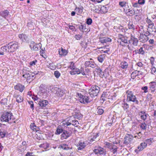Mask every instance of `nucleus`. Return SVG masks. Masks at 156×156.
I'll return each mask as SVG.
<instances>
[{"label": "nucleus", "instance_id": "1", "mask_svg": "<svg viewBox=\"0 0 156 156\" xmlns=\"http://www.w3.org/2000/svg\"><path fill=\"white\" fill-rule=\"evenodd\" d=\"M1 120L2 122H8L10 124L16 122V121H14L12 114L9 112L3 113L1 117Z\"/></svg>", "mask_w": 156, "mask_h": 156}, {"label": "nucleus", "instance_id": "2", "mask_svg": "<svg viewBox=\"0 0 156 156\" xmlns=\"http://www.w3.org/2000/svg\"><path fill=\"white\" fill-rule=\"evenodd\" d=\"M126 95L127 97L126 100L127 101L135 102L137 104L138 103V101L132 91L129 90H127L126 92Z\"/></svg>", "mask_w": 156, "mask_h": 156}, {"label": "nucleus", "instance_id": "3", "mask_svg": "<svg viewBox=\"0 0 156 156\" xmlns=\"http://www.w3.org/2000/svg\"><path fill=\"white\" fill-rule=\"evenodd\" d=\"M89 90L90 96L93 98L97 96L100 91V88L97 85H93Z\"/></svg>", "mask_w": 156, "mask_h": 156}, {"label": "nucleus", "instance_id": "4", "mask_svg": "<svg viewBox=\"0 0 156 156\" xmlns=\"http://www.w3.org/2000/svg\"><path fill=\"white\" fill-rule=\"evenodd\" d=\"M7 45L9 52H13L18 48V43L16 41L10 42Z\"/></svg>", "mask_w": 156, "mask_h": 156}, {"label": "nucleus", "instance_id": "5", "mask_svg": "<svg viewBox=\"0 0 156 156\" xmlns=\"http://www.w3.org/2000/svg\"><path fill=\"white\" fill-rule=\"evenodd\" d=\"M133 139V136L131 134H126L124 139L123 144L126 146H129Z\"/></svg>", "mask_w": 156, "mask_h": 156}, {"label": "nucleus", "instance_id": "6", "mask_svg": "<svg viewBox=\"0 0 156 156\" xmlns=\"http://www.w3.org/2000/svg\"><path fill=\"white\" fill-rule=\"evenodd\" d=\"M47 89L45 86L41 85L40 86V96L44 98H46L47 97Z\"/></svg>", "mask_w": 156, "mask_h": 156}, {"label": "nucleus", "instance_id": "7", "mask_svg": "<svg viewBox=\"0 0 156 156\" xmlns=\"http://www.w3.org/2000/svg\"><path fill=\"white\" fill-rule=\"evenodd\" d=\"M79 98V100L80 102L82 103L87 104L90 101L89 100V97L86 95H83L80 94Z\"/></svg>", "mask_w": 156, "mask_h": 156}, {"label": "nucleus", "instance_id": "8", "mask_svg": "<svg viewBox=\"0 0 156 156\" xmlns=\"http://www.w3.org/2000/svg\"><path fill=\"white\" fill-rule=\"evenodd\" d=\"M78 123V121L77 120H73L69 119L67 122L64 121L63 123V125L65 127L70 126L71 125L72 126H77V124Z\"/></svg>", "mask_w": 156, "mask_h": 156}, {"label": "nucleus", "instance_id": "9", "mask_svg": "<svg viewBox=\"0 0 156 156\" xmlns=\"http://www.w3.org/2000/svg\"><path fill=\"white\" fill-rule=\"evenodd\" d=\"M118 38L119 40H120L121 41V42H120V44L122 46H125L124 44L128 43V38L127 37L122 34H119Z\"/></svg>", "mask_w": 156, "mask_h": 156}, {"label": "nucleus", "instance_id": "10", "mask_svg": "<svg viewBox=\"0 0 156 156\" xmlns=\"http://www.w3.org/2000/svg\"><path fill=\"white\" fill-rule=\"evenodd\" d=\"M30 127L31 129H32L34 132H35V137L38 139V137H39L38 134H39V132H38L39 130L38 126H37L34 123H32L30 125Z\"/></svg>", "mask_w": 156, "mask_h": 156}, {"label": "nucleus", "instance_id": "11", "mask_svg": "<svg viewBox=\"0 0 156 156\" xmlns=\"http://www.w3.org/2000/svg\"><path fill=\"white\" fill-rule=\"evenodd\" d=\"M93 151L96 154H105V151L104 149L99 146L98 147L94 149Z\"/></svg>", "mask_w": 156, "mask_h": 156}, {"label": "nucleus", "instance_id": "12", "mask_svg": "<svg viewBox=\"0 0 156 156\" xmlns=\"http://www.w3.org/2000/svg\"><path fill=\"white\" fill-rule=\"evenodd\" d=\"M129 43H132L134 46L137 45L138 41L137 39L131 34L130 39L129 41Z\"/></svg>", "mask_w": 156, "mask_h": 156}, {"label": "nucleus", "instance_id": "13", "mask_svg": "<svg viewBox=\"0 0 156 156\" xmlns=\"http://www.w3.org/2000/svg\"><path fill=\"white\" fill-rule=\"evenodd\" d=\"M71 129H70L71 131ZM71 132H68L64 130L61 135V138L62 139H66L69 137L71 135Z\"/></svg>", "mask_w": 156, "mask_h": 156}, {"label": "nucleus", "instance_id": "14", "mask_svg": "<svg viewBox=\"0 0 156 156\" xmlns=\"http://www.w3.org/2000/svg\"><path fill=\"white\" fill-rule=\"evenodd\" d=\"M147 30L151 32V34L153 35H156V27L154 25L148 26Z\"/></svg>", "mask_w": 156, "mask_h": 156}, {"label": "nucleus", "instance_id": "15", "mask_svg": "<svg viewBox=\"0 0 156 156\" xmlns=\"http://www.w3.org/2000/svg\"><path fill=\"white\" fill-rule=\"evenodd\" d=\"M85 67H91L92 68H95L96 65L93 61H87L85 62Z\"/></svg>", "mask_w": 156, "mask_h": 156}, {"label": "nucleus", "instance_id": "16", "mask_svg": "<svg viewBox=\"0 0 156 156\" xmlns=\"http://www.w3.org/2000/svg\"><path fill=\"white\" fill-rule=\"evenodd\" d=\"M110 96L109 92H103L101 97V100L103 101L107 100V99H110Z\"/></svg>", "mask_w": 156, "mask_h": 156}, {"label": "nucleus", "instance_id": "17", "mask_svg": "<svg viewBox=\"0 0 156 156\" xmlns=\"http://www.w3.org/2000/svg\"><path fill=\"white\" fill-rule=\"evenodd\" d=\"M149 89L151 92H155L156 89V83L155 82H151L149 83Z\"/></svg>", "mask_w": 156, "mask_h": 156}, {"label": "nucleus", "instance_id": "18", "mask_svg": "<svg viewBox=\"0 0 156 156\" xmlns=\"http://www.w3.org/2000/svg\"><path fill=\"white\" fill-rule=\"evenodd\" d=\"M86 146L85 142L82 141H80L77 145V149L79 150L83 149Z\"/></svg>", "mask_w": 156, "mask_h": 156}, {"label": "nucleus", "instance_id": "19", "mask_svg": "<svg viewBox=\"0 0 156 156\" xmlns=\"http://www.w3.org/2000/svg\"><path fill=\"white\" fill-rule=\"evenodd\" d=\"M14 88L15 90H18L20 92H22L24 90L25 87L24 85L21 84L20 83H18L15 86Z\"/></svg>", "mask_w": 156, "mask_h": 156}, {"label": "nucleus", "instance_id": "20", "mask_svg": "<svg viewBox=\"0 0 156 156\" xmlns=\"http://www.w3.org/2000/svg\"><path fill=\"white\" fill-rule=\"evenodd\" d=\"M49 147V144L47 143H44L41 144L40 145V150H41L42 151H46V149Z\"/></svg>", "mask_w": 156, "mask_h": 156}, {"label": "nucleus", "instance_id": "21", "mask_svg": "<svg viewBox=\"0 0 156 156\" xmlns=\"http://www.w3.org/2000/svg\"><path fill=\"white\" fill-rule=\"evenodd\" d=\"M149 38L147 36L143 34H140L139 40L140 42L143 43L146 42L148 40Z\"/></svg>", "mask_w": 156, "mask_h": 156}, {"label": "nucleus", "instance_id": "22", "mask_svg": "<svg viewBox=\"0 0 156 156\" xmlns=\"http://www.w3.org/2000/svg\"><path fill=\"white\" fill-rule=\"evenodd\" d=\"M70 73L71 75H72L79 74L80 73V69L75 67L72 70L70 71Z\"/></svg>", "mask_w": 156, "mask_h": 156}, {"label": "nucleus", "instance_id": "23", "mask_svg": "<svg viewBox=\"0 0 156 156\" xmlns=\"http://www.w3.org/2000/svg\"><path fill=\"white\" fill-rule=\"evenodd\" d=\"M111 41V39L107 37H101L99 39V41L102 44Z\"/></svg>", "mask_w": 156, "mask_h": 156}, {"label": "nucleus", "instance_id": "24", "mask_svg": "<svg viewBox=\"0 0 156 156\" xmlns=\"http://www.w3.org/2000/svg\"><path fill=\"white\" fill-rule=\"evenodd\" d=\"M19 37L23 42H27L28 41V37L26 35L21 34H20Z\"/></svg>", "mask_w": 156, "mask_h": 156}, {"label": "nucleus", "instance_id": "25", "mask_svg": "<svg viewBox=\"0 0 156 156\" xmlns=\"http://www.w3.org/2000/svg\"><path fill=\"white\" fill-rule=\"evenodd\" d=\"M58 52L59 55L61 56L66 55L68 53L67 50L62 48L59 49Z\"/></svg>", "mask_w": 156, "mask_h": 156}, {"label": "nucleus", "instance_id": "26", "mask_svg": "<svg viewBox=\"0 0 156 156\" xmlns=\"http://www.w3.org/2000/svg\"><path fill=\"white\" fill-rule=\"evenodd\" d=\"M9 12L7 10H5L0 12V15L5 19H6V17L8 16Z\"/></svg>", "mask_w": 156, "mask_h": 156}, {"label": "nucleus", "instance_id": "27", "mask_svg": "<svg viewBox=\"0 0 156 156\" xmlns=\"http://www.w3.org/2000/svg\"><path fill=\"white\" fill-rule=\"evenodd\" d=\"M147 146V144L145 142L141 143L140 145L138 147V149L139 151H142Z\"/></svg>", "mask_w": 156, "mask_h": 156}, {"label": "nucleus", "instance_id": "28", "mask_svg": "<svg viewBox=\"0 0 156 156\" xmlns=\"http://www.w3.org/2000/svg\"><path fill=\"white\" fill-rule=\"evenodd\" d=\"M48 102L46 100L40 101V106L41 107H44L48 105Z\"/></svg>", "mask_w": 156, "mask_h": 156}, {"label": "nucleus", "instance_id": "29", "mask_svg": "<svg viewBox=\"0 0 156 156\" xmlns=\"http://www.w3.org/2000/svg\"><path fill=\"white\" fill-rule=\"evenodd\" d=\"M105 58V54L101 55L97 57L98 61L101 63H102Z\"/></svg>", "mask_w": 156, "mask_h": 156}, {"label": "nucleus", "instance_id": "30", "mask_svg": "<svg viewBox=\"0 0 156 156\" xmlns=\"http://www.w3.org/2000/svg\"><path fill=\"white\" fill-rule=\"evenodd\" d=\"M120 67L123 69H126L128 66V63L125 62H122L120 64Z\"/></svg>", "mask_w": 156, "mask_h": 156}, {"label": "nucleus", "instance_id": "31", "mask_svg": "<svg viewBox=\"0 0 156 156\" xmlns=\"http://www.w3.org/2000/svg\"><path fill=\"white\" fill-rule=\"evenodd\" d=\"M63 91L60 89H58L56 91V95L58 97H61L64 94Z\"/></svg>", "mask_w": 156, "mask_h": 156}, {"label": "nucleus", "instance_id": "32", "mask_svg": "<svg viewBox=\"0 0 156 156\" xmlns=\"http://www.w3.org/2000/svg\"><path fill=\"white\" fill-rule=\"evenodd\" d=\"M98 136V133H95L93 136H91L89 138V141L90 142H93L95 141L97 137Z\"/></svg>", "mask_w": 156, "mask_h": 156}, {"label": "nucleus", "instance_id": "33", "mask_svg": "<svg viewBox=\"0 0 156 156\" xmlns=\"http://www.w3.org/2000/svg\"><path fill=\"white\" fill-rule=\"evenodd\" d=\"M24 74H23V76L26 78L27 79H30V73L31 72L27 71H26V72H24Z\"/></svg>", "mask_w": 156, "mask_h": 156}, {"label": "nucleus", "instance_id": "34", "mask_svg": "<svg viewBox=\"0 0 156 156\" xmlns=\"http://www.w3.org/2000/svg\"><path fill=\"white\" fill-rule=\"evenodd\" d=\"M80 30L82 32H86L87 29L86 28V25H82L79 27Z\"/></svg>", "mask_w": 156, "mask_h": 156}, {"label": "nucleus", "instance_id": "35", "mask_svg": "<svg viewBox=\"0 0 156 156\" xmlns=\"http://www.w3.org/2000/svg\"><path fill=\"white\" fill-rule=\"evenodd\" d=\"M64 130L62 128L61 126H58L57 128L56 134H59L62 133H63Z\"/></svg>", "mask_w": 156, "mask_h": 156}, {"label": "nucleus", "instance_id": "36", "mask_svg": "<svg viewBox=\"0 0 156 156\" xmlns=\"http://www.w3.org/2000/svg\"><path fill=\"white\" fill-rule=\"evenodd\" d=\"M122 107L123 108L124 110H126L129 107V105L127 103H126L125 102H123L122 103Z\"/></svg>", "mask_w": 156, "mask_h": 156}, {"label": "nucleus", "instance_id": "37", "mask_svg": "<svg viewBox=\"0 0 156 156\" xmlns=\"http://www.w3.org/2000/svg\"><path fill=\"white\" fill-rule=\"evenodd\" d=\"M83 8L82 7H81V8H76L75 9V10L76 11L78 12L77 14L78 15L82 13L83 12Z\"/></svg>", "mask_w": 156, "mask_h": 156}, {"label": "nucleus", "instance_id": "38", "mask_svg": "<svg viewBox=\"0 0 156 156\" xmlns=\"http://www.w3.org/2000/svg\"><path fill=\"white\" fill-rule=\"evenodd\" d=\"M23 99L22 96L20 95H18L16 97V101L18 103H20L23 101Z\"/></svg>", "mask_w": 156, "mask_h": 156}, {"label": "nucleus", "instance_id": "39", "mask_svg": "<svg viewBox=\"0 0 156 156\" xmlns=\"http://www.w3.org/2000/svg\"><path fill=\"white\" fill-rule=\"evenodd\" d=\"M114 29L116 30V31L118 32H119L120 30H121L123 31L124 29L123 28V27L120 26L119 27H114Z\"/></svg>", "mask_w": 156, "mask_h": 156}, {"label": "nucleus", "instance_id": "40", "mask_svg": "<svg viewBox=\"0 0 156 156\" xmlns=\"http://www.w3.org/2000/svg\"><path fill=\"white\" fill-rule=\"evenodd\" d=\"M60 147L63 149L66 150H67L70 149L69 147H68V145L66 144H62L60 145Z\"/></svg>", "mask_w": 156, "mask_h": 156}, {"label": "nucleus", "instance_id": "41", "mask_svg": "<svg viewBox=\"0 0 156 156\" xmlns=\"http://www.w3.org/2000/svg\"><path fill=\"white\" fill-rule=\"evenodd\" d=\"M97 113L99 115H101L104 112V110L102 108V107H99L97 108Z\"/></svg>", "mask_w": 156, "mask_h": 156}, {"label": "nucleus", "instance_id": "42", "mask_svg": "<svg viewBox=\"0 0 156 156\" xmlns=\"http://www.w3.org/2000/svg\"><path fill=\"white\" fill-rule=\"evenodd\" d=\"M128 28L129 29L134 30L135 29V26L133 24L132 22H129L128 24Z\"/></svg>", "mask_w": 156, "mask_h": 156}, {"label": "nucleus", "instance_id": "43", "mask_svg": "<svg viewBox=\"0 0 156 156\" xmlns=\"http://www.w3.org/2000/svg\"><path fill=\"white\" fill-rule=\"evenodd\" d=\"M8 100L6 98H4L2 99L0 102L1 104L4 105H7Z\"/></svg>", "mask_w": 156, "mask_h": 156}, {"label": "nucleus", "instance_id": "44", "mask_svg": "<svg viewBox=\"0 0 156 156\" xmlns=\"http://www.w3.org/2000/svg\"><path fill=\"white\" fill-rule=\"evenodd\" d=\"M140 71H136L134 72H133L131 74V77L132 79H134L135 77L137 76V73L140 72Z\"/></svg>", "mask_w": 156, "mask_h": 156}, {"label": "nucleus", "instance_id": "45", "mask_svg": "<svg viewBox=\"0 0 156 156\" xmlns=\"http://www.w3.org/2000/svg\"><path fill=\"white\" fill-rule=\"evenodd\" d=\"M0 49L1 51L4 52H8V49L7 48V45H5L1 48Z\"/></svg>", "mask_w": 156, "mask_h": 156}, {"label": "nucleus", "instance_id": "46", "mask_svg": "<svg viewBox=\"0 0 156 156\" xmlns=\"http://www.w3.org/2000/svg\"><path fill=\"white\" fill-rule=\"evenodd\" d=\"M153 139L152 138H150V139H147L145 140V142H146V143L147 144V145L148 144L150 145L152 143V140Z\"/></svg>", "mask_w": 156, "mask_h": 156}, {"label": "nucleus", "instance_id": "47", "mask_svg": "<svg viewBox=\"0 0 156 156\" xmlns=\"http://www.w3.org/2000/svg\"><path fill=\"white\" fill-rule=\"evenodd\" d=\"M146 21L147 23L148 24V26H151V25H154V23L148 17L146 19Z\"/></svg>", "mask_w": 156, "mask_h": 156}, {"label": "nucleus", "instance_id": "48", "mask_svg": "<svg viewBox=\"0 0 156 156\" xmlns=\"http://www.w3.org/2000/svg\"><path fill=\"white\" fill-rule=\"evenodd\" d=\"M74 118L77 119H79L82 117V115L80 113H76L74 115Z\"/></svg>", "mask_w": 156, "mask_h": 156}, {"label": "nucleus", "instance_id": "49", "mask_svg": "<svg viewBox=\"0 0 156 156\" xmlns=\"http://www.w3.org/2000/svg\"><path fill=\"white\" fill-rule=\"evenodd\" d=\"M137 53L139 54L144 55L145 52L144 50L143 49V47L140 48V49L138 50Z\"/></svg>", "mask_w": 156, "mask_h": 156}, {"label": "nucleus", "instance_id": "50", "mask_svg": "<svg viewBox=\"0 0 156 156\" xmlns=\"http://www.w3.org/2000/svg\"><path fill=\"white\" fill-rule=\"evenodd\" d=\"M30 47L31 48V49L35 50V51H37L38 50V47L37 46H36V45H30Z\"/></svg>", "mask_w": 156, "mask_h": 156}, {"label": "nucleus", "instance_id": "51", "mask_svg": "<svg viewBox=\"0 0 156 156\" xmlns=\"http://www.w3.org/2000/svg\"><path fill=\"white\" fill-rule=\"evenodd\" d=\"M54 75L56 78H58L60 76V73L58 71H55L54 73Z\"/></svg>", "mask_w": 156, "mask_h": 156}, {"label": "nucleus", "instance_id": "52", "mask_svg": "<svg viewBox=\"0 0 156 156\" xmlns=\"http://www.w3.org/2000/svg\"><path fill=\"white\" fill-rule=\"evenodd\" d=\"M101 10L104 13L108 11V9L107 7L105 6H103L101 7Z\"/></svg>", "mask_w": 156, "mask_h": 156}, {"label": "nucleus", "instance_id": "53", "mask_svg": "<svg viewBox=\"0 0 156 156\" xmlns=\"http://www.w3.org/2000/svg\"><path fill=\"white\" fill-rule=\"evenodd\" d=\"M147 125L145 122H143L140 126V128L143 129L145 130L146 129Z\"/></svg>", "mask_w": 156, "mask_h": 156}, {"label": "nucleus", "instance_id": "54", "mask_svg": "<svg viewBox=\"0 0 156 156\" xmlns=\"http://www.w3.org/2000/svg\"><path fill=\"white\" fill-rule=\"evenodd\" d=\"M127 13L129 16H131L135 14V12L133 10L129 9Z\"/></svg>", "mask_w": 156, "mask_h": 156}, {"label": "nucleus", "instance_id": "55", "mask_svg": "<svg viewBox=\"0 0 156 156\" xmlns=\"http://www.w3.org/2000/svg\"><path fill=\"white\" fill-rule=\"evenodd\" d=\"M92 22V20L90 18H88L87 19L86 23L87 24L90 25L91 24Z\"/></svg>", "mask_w": 156, "mask_h": 156}, {"label": "nucleus", "instance_id": "56", "mask_svg": "<svg viewBox=\"0 0 156 156\" xmlns=\"http://www.w3.org/2000/svg\"><path fill=\"white\" fill-rule=\"evenodd\" d=\"M105 145L107 147L109 148L110 149H111V147H112V143H110L108 142H106Z\"/></svg>", "mask_w": 156, "mask_h": 156}, {"label": "nucleus", "instance_id": "57", "mask_svg": "<svg viewBox=\"0 0 156 156\" xmlns=\"http://www.w3.org/2000/svg\"><path fill=\"white\" fill-rule=\"evenodd\" d=\"M75 38L77 40H80L82 37V35L76 34L75 36Z\"/></svg>", "mask_w": 156, "mask_h": 156}, {"label": "nucleus", "instance_id": "58", "mask_svg": "<svg viewBox=\"0 0 156 156\" xmlns=\"http://www.w3.org/2000/svg\"><path fill=\"white\" fill-rule=\"evenodd\" d=\"M5 135V132L4 131H0V135L2 138H3Z\"/></svg>", "mask_w": 156, "mask_h": 156}, {"label": "nucleus", "instance_id": "59", "mask_svg": "<svg viewBox=\"0 0 156 156\" xmlns=\"http://www.w3.org/2000/svg\"><path fill=\"white\" fill-rule=\"evenodd\" d=\"M141 89L142 90H144V92L145 93L148 92V87L147 86L143 87L141 88Z\"/></svg>", "mask_w": 156, "mask_h": 156}, {"label": "nucleus", "instance_id": "60", "mask_svg": "<svg viewBox=\"0 0 156 156\" xmlns=\"http://www.w3.org/2000/svg\"><path fill=\"white\" fill-rule=\"evenodd\" d=\"M127 47L129 50L130 51L133 50L134 49V47L131 44L128 45Z\"/></svg>", "mask_w": 156, "mask_h": 156}, {"label": "nucleus", "instance_id": "61", "mask_svg": "<svg viewBox=\"0 0 156 156\" xmlns=\"http://www.w3.org/2000/svg\"><path fill=\"white\" fill-rule=\"evenodd\" d=\"M76 67L74 65V63L73 62H71L70 65V66L69 68L72 70L73 69L75 68Z\"/></svg>", "mask_w": 156, "mask_h": 156}, {"label": "nucleus", "instance_id": "62", "mask_svg": "<svg viewBox=\"0 0 156 156\" xmlns=\"http://www.w3.org/2000/svg\"><path fill=\"white\" fill-rule=\"evenodd\" d=\"M44 50L43 49H41L40 51L41 55L43 57L45 58L46 56L44 54V55H43V53L44 54Z\"/></svg>", "mask_w": 156, "mask_h": 156}, {"label": "nucleus", "instance_id": "63", "mask_svg": "<svg viewBox=\"0 0 156 156\" xmlns=\"http://www.w3.org/2000/svg\"><path fill=\"white\" fill-rule=\"evenodd\" d=\"M140 115H141L140 118L141 119H143L144 120H145L147 117V114L144 115H142V114H139Z\"/></svg>", "mask_w": 156, "mask_h": 156}, {"label": "nucleus", "instance_id": "64", "mask_svg": "<svg viewBox=\"0 0 156 156\" xmlns=\"http://www.w3.org/2000/svg\"><path fill=\"white\" fill-rule=\"evenodd\" d=\"M29 104L30 105V107L33 110L34 108V105L32 101H28Z\"/></svg>", "mask_w": 156, "mask_h": 156}]
</instances>
